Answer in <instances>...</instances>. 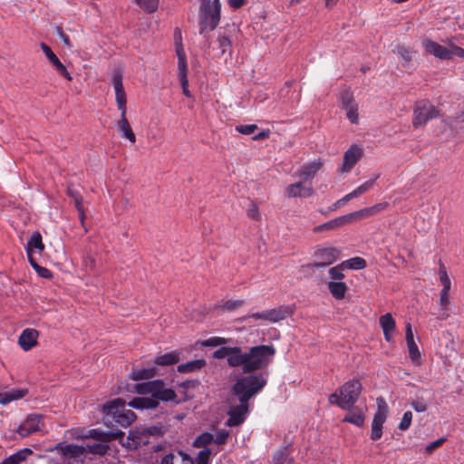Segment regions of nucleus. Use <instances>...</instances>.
Masks as SVG:
<instances>
[{
  "mask_svg": "<svg viewBox=\"0 0 464 464\" xmlns=\"http://www.w3.org/2000/svg\"><path fill=\"white\" fill-rule=\"evenodd\" d=\"M275 354L273 345H256L246 352L238 346H222L213 353L214 358H226L229 367H241L246 374L237 376L229 390L227 426L236 427L244 422L249 411V401L266 385L265 375L255 372L267 368Z\"/></svg>",
  "mask_w": 464,
  "mask_h": 464,
  "instance_id": "1",
  "label": "nucleus"
},
{
  "mask_svg": "<svg viewBox=\"0 0 464 464\" xmlns=\"http://www.w3.org/2000/svg\"><path fill=\"white\" fill-rule=\"evenodd\" d=\"M135 391L139 394H150L151 397H137L129 402V406L135 409H155L159 401H174L177 394L174 390L166 388L162 380H155L135 385Z\"/></svg>",
  "mask_w": 464,
  "mask_h": 464,
  "instance_id": "2",
  "label": "nucleus"
},
{
  "mask_svg": "<svg viewBox=\"0 0 464 464\" xmlns=\"http://www.w3.org/2000/svg\"><path fill=\"white\" fill-rule=\"evenodd\" d=\"M221 4L219 0H214L211 4H201L199 11V34L206 31H213L220 21Z\"/></svg>",
  "mask_w": 464,
  "mask_h": 464,
  "instance_id": "3",
  "label": "nucleus"
},
{
  "mask_svg": "<svg viewBox=\"0 0 464 464\" xmlns=\"http://www.w3.org/2000/svg\"><path fill=\"white\" fill-rule=\"evenodd\" d=\"M362 387L359 380L353 379L343 383L338 392L342 396V402L346 410H350L359 399Z\"/></svg>",
  "mask_w": 464,
  "mask_h": 464,
  "instance_id": "4",
  "label": "nucleus"
},
{
  "mask_svg": "<svg viewBox=\"0 0 464 464\" xmlns=\"http://www.w3.org/2000/svg\"><path fill=\"white\" fill-rule=\"evenodd\" d=\"M316 262L308 264L304 267L314 271V268L324 267L334 264L340 256V250L336 247H318L314 254Z\"/></svg>",
  "mask_w": 464,
  "mask_h": 464,
  "instance_id": "5",
  "label": "nucleus"
},
{
  "mask_svg": "<svg viewBox=\"0 0 464 464\" xmlns=\"http://www.w3.org/2000/svg\"><path fill=\"white\" fill-rule=\"evenodd\" d=\"M387 418V405L383 398H377V411L372 422L371 439L377 440L382 435V426Z\"/></svg>",
  "mask_w": 464,
  "mask_h": 464,
  "instance_id": "6",
  "label": "nucleus"
},
{
  "mask_svg": "<svg viewBox=\"0 0 464 464\" xmlns=\"http://www.w3.org/2000/svg\"><path fill=\"white\" fill-rule=\"evenodd\" d=\"M122 446L130 450L138 449L150 443L149 436L145 429L142 430H130L124 440V438L120 440Z\"/></svg>",
  "mask_w": 464,
  "mask_h": 464,
  "instance_id": "7",
  "label": "nucleus"
},
{
  "mask_svg": "<svg viewBox=\"0 0 464 464\" xmlns=\"http://www.w3.org/2000/svg\"><path fill=\"white\" fill-rule=\"evenodd\" d=\"M112 84L115 91L116 102L119 110H121V116L126 115V95L122 84V74L120 72H115L112 76Z\"/></svg>",
  "mask_w": 464,
  "mask_h": 464,
  "instance_id": "8",
  "label": "nucleus"
},
{
  "mask_svg": "<svg viewBox=\"0 0 464 464\" xmlns=\"http://www.w3.org/2000/svg\"><path fill=\"white\" fill-rule=\"evenodd\" d=\"M363 150L361 147L356 144L352 145L343 155V167L341 172H348L356 162L362 158Z\"/></svg>",
  "mask_w": 464,
  "mask_h": 464,
  "instance_id": "9",
  "label": "nucleus"
},
{
  "mask_svg": "<svg viewBox=\"0 0 464 464\" xmlns=\"http://www.w3.org/2000/svg\"><path fill=\"white\" fill-rule=\"evenodd\" d=\"M45 248V246L43 242L42 235L39 231H34L30 238L28 239V242L25 246L28 261L34 260V254L35 252H38L41 254Z\"/></svg>",
  "mask_w": 464,
  "mask_h": 464,
  "instance_id": "10",
  "label": "nucleus"
},
{
  "mask_svg": "<svg viewBox=\"0 0 464 464\" xmlns=\"http://www.w3.org/2000/svg\"><path fill=\"white\" fill-rule=\"evenodd\" d=\"M42 415L40 414H30L26 420L18 427L17 432L23 436H28L29 434L39 430L41 424Z\"/></svg>",
  "mask_w": 464,
  "mask_h": 464,
  "instance_id": "11",
  "label": "nucleus"
},
{
  "mask_svg": "<svg viewBox=\"0 0 464 464\" xmlns=\"http://www.w3.org/2000/svg\"><path fill=\"white\" fill-rule=\"evenodd\" d=\"M422 46L429 54L441 60H450L449 48L429 39L422 41Z\"/></svg>",
  "mask_w": 464,
  "mask_h": 464,
  "instance_id": "12",
  "label": "nucleus"
},
{
  "mask_svg": "<svg viewBox=\"0 0 464 464\" xmlns=\"http://www.w3.org/2000/svg\"><path fill=\"white\" fill-rule=\"evenodd\" d=\"M41 49L50 61V63L55 67L58 72L63 75L68 81L72 80V76L70 72L67 71L66 67L61 63L59 58L55 55V53L52 51V49L44 43L40 44Z\"/></svg>",
  "mask_w": 464,
  "mask_h": 464,
  "instance_id": "13",
  "label": "nucleus"
},
{
  "mask_svg": "<svg viewBox=\"0 0 464 464\" xmlns=\"http://www.w3.org/2000/svg\"><path fill=\"white\" fill-rule=\"evenodd\" d=\"M340 106L345 111L346 116H358L357 104L354 102L353 93L350 90H343L340 93Z\"/></svg>",
  "mask_w": 464,
  "mask_h": 464,
  "instance_id": "14",
  "label": "nucleus"
},
{
  "mask_svg": "<svg viewBox=\"0 0 464 464\" xmlns=\"http://www.w3.org/2000/svg\"><path fill=\"white\" fill-rule=\"evenodd\" d=\"M353 221V215L348 214L343 217H339L337 218H334L331 221H328L324 224L316 226L313 228L314 233H321L324 231H330L336 229L342 226H344L345 224L352 223Z\"/></svg>",
  "mask_w": 464,
  "mask_h": 464,
  "instance_id": "15",
  "label": "nucleus"
},
{
  "mask_svg": "<svg viewBox=\"0 0 464 464\" xmlns=\"http://www.w3.org/2000/svg\"><path fill=\"white\" fill-rule=\"evenodd\" d=\"M39 332L33 328L24 330L18 338V343L24 351H29L37 345Z\"/></svg>",
  "mask_w": 464,
  "mask_h": 464,
  "instance_id": "16",
  "label": "nucleus"
},
{
  "mask_svg": "<svg viewBox=\"0 0 464 464\" xmlns=\"http://www.w3.org/2000/svg\"><path fill=\"white\" fill-rule=\"evenodd\" d=\"M295 312L294 305H281L267 311L268 322L277 323L283 321L290 316Z\"/></svg>",
  "mask_w": 464,
  "mask_h": 464,
  "instance_id": "17",
  "label": "nucleus"
},
{
  "mask_svg": "<svg viewBox=\"0 0 464 464\" xmlns=\"http://www.w3.org/2000/svg\"><path fill=\"white\" fill-rule=\"evenodd\" d=\"M54 450H58L65 459H78L84 454L83 447L74 444L59 443Z\"/></svg>",
  "mask_w": 464,
  "mask_h": 464,
  "instance_id": "18",
  "label": "nucleus"
},
{
  "mask_svg": "<svg viewBox=\"0 0 464 464\" xmlns=\"http://www.w3.org/2000/svg\"><path fill=\"white\" fill-rule=\"evenodd\" d=\"M323 160L318 159L315 161L310 162L301 167V169L297 170L296 175L302 179V180L306 181L309 179H313L317 171L323 168Z\"/></svg>",
  "mask_w": 464,
  "mask_h": 464,
  "instance_id": "19",
  "label": "nucleus"
},
{
  "mask_svg": "<svg viewBox=\"0 0 464 464\" xmlns=\"http://www.w3.org/2000/svg\"><path fill=\"white\" fill-rule=\"evenodd\" d=\"M304 180L289 185L286 188V195L289 198H307L314 194L312 187H304Z\"/></svg>",
  "mask_w": 464,
  "mask_h": 464,
  "instance_id": "20",
  "label": "nucleus"
},
{
  "mask_svg": "<svg viewBox=\"0 0 464 464\" xmlns=\"http://www.w3.org/2000/svg\"><path fill=\"white\" fill-rule=\"evenodd\" d=\"M86 438H92L102 442H108L113 440H121L124 437V432L121 430L103 432L98 430H91Z\"/></svg>",
  "mask_w": 464,
  "mask_h": 464,
  "instance_id": "21",
  "label": "nucleus"
},
{
  "mask_svg": "<svg viewBox=\"0 0 464 464\" xmlns=\"http://www.w3.org/2000/svg\"><path fill=\"white\" fill-rule=\"evenodd\" d=\"M380 325L382 329L384 338L387 342L392 340V333L395 331L396 323L391 313H387L379 318Z\"/></svg>",
  "mask_w": 464,
  "mask_h": 464,
  "instance_id": "22",
  "label": "nucleus"
},
{
  "mask_svg": "<svg viewBox=\"0 0 464 464\" xmlns=\"http://www.w3.org/2000/svg\"><path fill=\"white\" fill-rule=\"evenodd\" d=\"M414 116H437L439 111L427 100L416 102L414 106Z\"/></svg>",
  "mask_w": 464,
  "mask_h": 464,
  "instance_id": "23",
  "label": "nucleus"
},
{
  "mask_svg": "<svg viewBox=\"0 0 464 464\" xmlns=\"http://www.w3.org/2000/svg\"><path fill=\"white\" fill-rule=\"evenodd\" d=\"M124 405L125 401L121 398H117L103 404L102 410L104 414L114 419L124 409Z\"/></svg>",
  "mask_w": 464,
  "mask_h": 464,
  "instance_id": "24",
  "label": "nucleus"
},
{
  "mask_svg": "<svg viewBox=\"0 0 464 464\" xmlns=\"http://www.w3.org/2000/svg\"><path fill=\"white\" fill-rule=\"evenodd\" d=\"M292 443H287L284 448L277 450L273 455V463L274 464H293L294 459L291 457L292 453Z\"/></svg>",
  "mask_w": 464,
  "mask_h": 464,
  "instance_id": "25",
  "label": "nucleus"
},
{
  "mask_svg": "<svg viewBox=\"0 0 464 464\" xmlns=\"http://www.w3.org/2000/svg\"><path fill=\"white\" fill-rule=\"evenodd\" d=\"M174 43L176 54L178 57V65L179 64H186L187 63V56L182 44V34L181 30L179 28H176L174 31Z\"/></svg>",
  "mask_w": 464,
  "mask_h": 464,
  "instance_id": "26",
  "label": "nucleus"
},
{
  "mask_svg": "<svg viewBox=\"0 0 464 464\" xmlns=\"http://www.w3.org/2000/svg\"><path fill=\"white\" fill-rule=\"evenodd\" d=\"M27 393V389H14L9 392H0V404L6 405L13 401L24 398Z\"/></svg>",
  "mask_w": 464,
  "mask_h": 464,
  "instance_id": "27",
  "label": "nucleus"
},
{
  "mask_svg": "<svg viewBox=\"0 0 464 464\" xmlns=\"http://www.w3.org/2000/svg\"><path fill=\"white\" fill-rule=\"evenodd\" d=\"M347 415L343 418V422L352 423L357 427H362L364 424V414L358 408H351L348 410Z\"/></svg>",
  "mask_w": 464,
  "mask_h": 464,
  "instance_id": "28",
  "label": "nucleus"
},
{
  "mask_svg": "<svg viewBox=\"0 0 464 464\" xmlns=\"http://www.w3.org/2000/svg\"><path fill=\"white\" fill-rule=\"evenodd\" d=\"M328 289L331 295L337 300L343 299L347 292V285L345 283L341 281H330L328 282Z\"/></svg>",
  "mask_w": 464,
  "mask_h": 464,
  "instance_id": "29",
  "label": "nucleus"
},
{
  "mask_svg": "<svg viewBox=\"0 0 464 464\" xmlns=\"http://www.w3.org/2000/svg\"><path fill=\"white\" fill-rule=\"evenodd\" d=\"M179 353L171 352L162 355H159L155 358V364L160 366H170L179 362Z\"/></svg>",
  "mask_w": 464,
  "mask_h": 464,
  "instance_id": "30",
  "label": "nucleus"
},
{
  "mask_svg": "<svg viewBox=\"0 0 464 464\" xmlns=\"http://www.w3.org/2000/svg\"><path fill=\"white\" fill-rule=\"evenodd\" d=\"M117 127L124 138H126L131 143L136 141V136L127 118H121L120 121H118Z\"/></svg>",
  "mask_w": 464,
  "mask_h": 464,
  "instance_id": "31",
  "label": "nucleus"
},
{
  "mask_svg": "<svg viewBox=\"0 0 464 464\" xmlns=\"http://www.w3.org/2000/svg\"><path fill=\"white\" fill-rule=\"evenodd\" d=\"M113 420L121 427H128L136 420V414L131 410L123 409Z\"/></svg>",
  "mask_w": 464,
  "mask_h": 464,
  "instance_id": "32",
  "label": "nucleus"
},
{
  "mask_svg": "<svg viewBox=\"0 0 464 464\" xmlns=\"http://www.w3.org/2000/svg\"><path fill=\"white\" fill-rule=\"evenodd\" d=\"M180 456L182 457V460L186 462V464H194L193 459L188 457L184 452H179ZM211 454V450L209 449H203L200 450L197 457V464H208V459Z\"/></svg>",
  "mask_w": 464,
  "mask_h": 464,
  "instance_id": "33",
  "label": "nucleus"
},
{
  "mask_svg": "<svg viewBox=\"0 0 464 464\" xmlns=\"http://www.w3.org/2000/svg\"><path fill=\"white\" fill-rule=\"evenodd\" d=\"M392 53L402 60L403 66H408L412 60L413 51L403 44L396 45V47L392 50Z\"/></svg>",
  "mask_w": 464,
  "mask_h": 464,
  "instance_id": "34",
  "label": "nucleus"
},
{
  "mask_svg": "<svg viewBox=\"0 0 464 464\" xmlns=\"http://www.w3.org/2000/svg\"><path fill=\"white\" fill-rule=\"evenodd\" d=\"M157 374L156 368H146L140 370H132L129 378L132 381L149 380Z\"/></svg>",
  "mask_w": 464,
  "mask_h": 464,
  "instance_id": "35",
  "label": "nucleus"
},
{
  "mask_svg": "<svg viewBox=\"0 0 464 464\" xmlns=\"http://www.w3.org/2000/svg\"><path fill=\"white\" fill-rule=\"evenodd\" d=\"M218 48L220 49L221 54H225L228 53V54L231 56L232 54V42L230 39V36L226 34V32L218 33V39H217Z\"/></svg>",
  "mask_w": 464,
  "mask_h": 464,
  "instance_id": "36",
  "label": "nucleus"
},
{
  "mask_svg": "<svg viewBox=\"0 0 464 464\" xmlns=\"http://www.w3.org/2000/svg\"><path fill=\"white\" fill-rule=\"evenodd\" d=\"M387 206H388L387 203H379L371 208H366L364 209H361L359 211L351 213V215H353V219L354 221V220L362 218L364 216L372 215L378 211L383 210L384 208H387Z\"/></svg>",
  "mask_w": 464,
  "mask_h": 464,
  "instance_id": "37",
  "label": "nucleus"
},
{
  "mask_svg": "<svg viewBox=\"0 0 464 464\" xmlns=\"http://www.w3.org/2000/svg\"><path fill=\"white\" fill-rule=\"evenodd\" d=\"M33 451L30 449H24L17 451L10 457L5 459L0 464H20L25 460L26 458L31 455Z\"/></svg>",
  "mask_w": 464,
  "mask_h": 464,
  "instance_id": "38",
  "label": "nucleus"
},
{
  "mask_svg": "<svg viewBox=\"0 0 464 464\" xmlns=\"http://www.w3.org/2000/svg\"><path fill=\"white\" fill-rule=\"evenodd\" d=\"M206 365V361L204 359H198L194 361L188 362L186 363L179 364L178 366V372L181 373L194 372L196 370H199Z\"/></svg>",
  "mask_w": 464,
  "mask_h": 464,
  "instance_id": "39",
  "label": "nucleus"
},
{
  "mask_svg": "<svg viewBox=\"0 0 464 464\" xmlns=\"http://www.w3.org/2000/svg\"><path fill=\"white\" fill-rule=\"evenodd\" d=\"M179 70V78L180 82V85L182 87L183 93L190 97V92L188 91V65L186 64H179L178 65Z\"/></svg>",
  "mask_w": 464,
  "mask_h": 464,
  "instance_id": "40",
  "label": "nucleus"
},
{
  "mask_svg": "<svg viewBox=\"0 0 464 464\" xmlns=\"http://www.w3.org/2000/svg\"><path fill=\"white\" fill-rule=\"evenodd\" d=\"M83 449H84V453L89 452L92 454L103 456L107 453V451L109 450L110 448L107 444H104V443H94L92 445L88 444L85 447H83Z\"/></svg>",
  "mask_w": 464,
  "mask_h": 464,
  "instance_id": "41",
  "label": "nucleus"
},
{
  "mask_svg": "<svg viewBox=\"0 0 464 464\" xmlns=\"http://www.w3.org/2000/svg\"><path fill=\"white\" fill-rule=\"evenodd\" d=\"M142 10L148 14L157 11L160 0H133Z\"/></svg>",
  "mask_w": 464,
  "mask_h": 464,
  "instance_id": "42",
  "label": "nucleus"
},
{
  "mask_svg": "<svg viewBox=\"0 0 464 464\" xmlns=\"http://www.w3.org/2000/svg\"><path fill=\"white\" fill-rule=\"evenodd\" d=\"M408 350H409V355L412 362H414L416 365H420V352L419 351V348L415 342L408 343H407Z\"/></svg>",
  "mask_w": 464,
  "mask_h": 464,
  "instance_id": "43",
  "label": "nucleus"
},
{
  "mask_svg": "<svg viewBox=\"0 0 464 464\" xmlns=\"http://www.w3.org/2000/svg\"><path fill=\"white\" fill-rule=\"evenodd\" d=\"M439 265H440V269H439L440 281L443 285L442 289H447V291H450V287H451V282H450V279L446 271V267L441 261L439 262Z\"/></svg>",
  "mask_w": 464,
  "mask_h": 464,
  "instance_id": "44",
  "label": "nucleus"
},
{
  "mask_svg": "<svg viewBox=\"0 0 464 464\" xmlns=\"http://www.w3.org/2000/svg\"><path fill=\"white\" fill-rule=\"evenodd\" d=\"M213 440H214V437L211 433L204 432V433L200 434L198 437H197V439L193 442V446H195L197 448H201V447L205 448L207 445H208L210 442H212Z\"/></svg>",
  "mask_w": 464,
  "mask_h": 464,
  "instance_id": "45",
  "label": "nucleus"
},
{
  "mask_svg": "<svg viewBox=\"0 0 464 464\" xmlns=\"http://www.w3.org/2000/svg\"><path fill=\"white\" fill-rule=\"evenodd\" d=\"M30 265L34 267V269L36 271V273L38 274L39 276L43 277V278H52L53 277V273L47 269L46 267H44V266H41L40 265H38V263L36 262V260H30L29 261Z\"/></svg>",
  "mask_w": 464,
  "mask_h": 464,
  "instance_id": "46",
  "label": "nucleus"
},
{
  "mask_svg": "<svg viewBox=\"0 0 464 464\" xmlns=\"http://www.w3.org/2000/svg\"><path fill=\"white\" fill-rule=\"evenodd\" d=\"M74 201V205H75V208L79 213V218H80V220H81V224L82 226L83 227L85 232L87 231V228L85 227V218H86V215H85V211H84V208H83V200H82V197H80L76 199H73Z\"/></svg>",
  "mask_w": 464,
  "mask_h": 464,
  "instance_id": "47",
  "label": "nucleus"
},
{
  "mask_svg": "<svg viewBox=\"0 0 464 464\" xmlns=\"http://www.w3.org/2000/svg\"><path fill=\"white\" fill-rule=\"evenodd\" d=\"M348 267L352 269H363L366 267V261L362 257H353L347 261Z\"/></svg>",
  "mask_w": 464,
  "mask_h": 464,
  "instance_id": "48",
  "label": "nucleus"
},
{
  "mask_svg": "<svg viewBox=\"0 0 464 464\" xmlns=\"http://www.w3.org/2000/svg\"><path fill=\"white\" fill-rule=\"evenodd\" d=\"M449 52H450V60L454 56H458L459 58L464 59V48L459 47L453 43L450 42L449 44Z\"/></svg>",
  "mask_w": 464,
  "mask_h": 464,
  "instance_id": "49",
  "label": "nucleus"
},
{
  "mask_svg": "<svg viewBox=\"0 0 464 464\" xmlns=\"http://www.w3.org/2000/svg\"><path fill=\"white\" fill-rule=\"evenodd\" d=\"M328 273L332 281H341L344 277V275L342 272V266H336L330 268Z\"/></svg>",
  "mask_w": 464,
  "mask_h": 464,
  "instance_id": "50",
  "label": "nucleus"
},
{
  "mask_svg": "<svg viewBox=\"0 0 464 464\" xmlns=\"http://www.w3.org/2000/svg\"><path fill=\"white\" fill-rule=\"evenodd\" d=\"M226 343H227V339H225L223 337H212L210 339L204 341L202 343V345L216 347V346H219V345H224Z\"/></svg>",
  "mask_w": 464,
  "mask_h": 464,
  "instance_id": "51",
  "label": "nucleus"
},
{
  "mask_svg": "<svg viewBox=\"0 0 464 464\" xmlns=\"http://www.w3.org/2000/svg\"><path fill=\"white\" fill-rule=\"evenodd\" d=\"M412 419V413L411 411H406L402 417L401 421L399 424V429L401 430H406L411 423Z\"/></svg>",
  "mask_w": 464,
  "mask_h": 464,
  "instance_id": "52",
  "label": "nucleus"
},
{
  "mask_svg": "<svg viewBox=\"0 0 464 464\" xmlns=\"http://www.w3.org/2000/svg\"><path fill=\"white\" fill-rule=\"evenodd\" d=\"M440 304L444 309L447 310L450 304V291L447 289H442L440 295Z\"/></svg>",
  "mask_w": 464,
  "mask_h": 464,
  "instance_id": "53",
  "label": "nucleus"
},
{
  "mask_svg": "<svg viewBox=\"0 0 464 464\" xmlns=\"http://www.w3.org/2000/svg\"><path fill=\"white\" fill-rule=\"evenodd\" d=\"M148 436H155V437H161L166 432V429H164L162 426H151L148 429H145Z\"/></svg>",
  "mask_w": 464,
  "mask_h": 464,
  "instance_id": "54",
  "label": "nucleus"
},
{
  "mask_svg": "<svg viewBox=\"0 0 464 464\" xmlns=\"http://www.w3.org/2000/svg\"><path fill=\"white\" fill-rule=\"evenodd\" d=\"M55 33L61 38L65 46H67L68 48L72 47L69 36L63 32V29L61 26L56 27Z\"/></svg>",
  "mask_w": 464,
  "mask_h": 464,
  "instance_id": "55",
  "label": "nucleus"
},
{
  "mask_svg": "<svg viewBox=\"0 0 464 464\" xmlns=\"http://www.w3.org/2000/svg\"><path fill=\"white\" fill-rule=\"evenodd\" d=\"M328 401H329V402L331 404H336L340 408H342L343 410H346L345 405L342 402V396H341V393L339 392L332 393L329 396Z\"/></svg>",
  "mask_w": 464,
  "mask_h": 464,
  "instance_id": "56",
  "label": "nucleus"
},
{
  "mask_svg": "<svg viewBox=\"0 0 464 464\" xmlns=\"http://www.w3.org/2000/svg\"><path fill=\"white\" fill-rule=\"evenodd\" d=\"M247 215L250 218L254 219V220H260V213H259V208L257 207V205L256 203H251L249 208H248V211H247Z\"/></svg>",
  "mask_w": 464,
  "mask_h": 464,
  "instance_id": "57",
  "label": "nucleus"
},
{
  "mask_svg": "<svg viewBox=\"0 0 464 464\" xmlns=\"http://www.w3.org/2000/svg\"><path fill=\"white\" fill-rule=\"evenodd\" d=\"M236 129L240 133L248 135V134L253 133L257 129V126L256 124L239 125V126H237Z\"/></svg>",
  "mask_w": 464,
  "mask_h": 464,
  "instance_id": "58",
  "label": "nucleus"
},
{
  "mask_svg": "<svg viewBox=\"0 0 464 464\" xmlns=\"http://www.w3.org/2000/svg\"><path fill=\"white\" fill-rule=\"evenodd\" d=\"M229 435V432L226 430H221L218 431L214 438L213 441L218 445H222L226 442L227 437Z\"/></svg>",
  "mask_w": 464,
  "mask_h": 464,
  "instance_id": "59",
  "label": "nucleus"
},
{
  "mask_svg": "<svg viewBox=\"0 0 464 464\" xmlns=\"http://www.w3.org/2000/svg\"><path fill=\"white\" fill-rule=\"evenodd\" d=\"M446 439L445 438H440L438 439L437 440L430 443L429 445L426 446L425 448V452L427 454H431L432 451L439 448L440 446H441L444 442H445Z\"/></svg>",
  "mask_w": 464,
  "mask_h": 464,
  "instance_id": "60",
  "label": "nucleus"
},
{
  "mask_svg": "<svg viewBox=\"0 0 464 464\" xmlns=\"http://www.w3.org/2000/svg\"><path fill=\"white\" fill-rule=\"evenodd\" d=\"M243 303L244 302L242 300H228L223 304V307L224 309L232 311L240 307L243 304Z\"/></svg>",
  "mask_w": 464,
  "mask_h": 464,
  "instance_id": "61",
  "label": "nucleus"
},
{
  "mask_svg": "<svg viewBox=\"0 0 464 464\" xmlns=\"http://www.w3.org/2000/svg\"><path fill=\"white\" fill-rule=\"evenodd\" d=\"M376 179H377V177L375 179H371V180L363 183L362 185L358 187L356 189H354V192H356V196H359V195L364 193L370 188H372Z\"/></svg>",
  "mask_w": 464,
  "mask_h": 464,
  "instance_id": "62",
  "label": "nucleus"
},
{
  "mask_svg": "<svg viewBox=\"0 0 464 464\" xmlns=\"http://www.w3.org/2000/svg\"><path fill=\"white\" fill-rule=\"evenodd\" d=\"M411 406L417 412H424L427 411V404L422 401H413Z\"/></svg>",
  "mask_w": 464,
  "mask_h": 464,
  "instance_id": "63",
  "label": "nucleus"
},
{
  "mask_svg": "<svg viewBox=\"0 0 464 464\" xmlns=\"http://www.w3.org/2000/svg\"><path fill=\"white\" fill-rule=\"evenodd\" d=\"M178 461L173 454H168L161 459L160 464H178Z\"/></svg>",
  "mask_w": 464,
  "mask_h": 464,
  "instance_id": "64",
  "label": "nucleus"
}]
</instances>
